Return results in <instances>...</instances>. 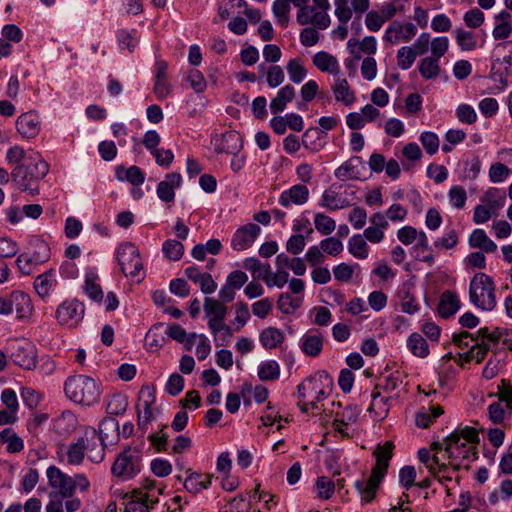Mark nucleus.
<instances>
[{
	"mask_svg": "<svg viewBox=\"0 0 512 512\" xmlns=\"http://www.w3.org/2000/svg\"><path fill=\"white\" fill-rule=\"evenodd\" d=\"M361 163L362 162L360 157H352L335 170V177L340 180L356 179L357 175L354 170Z\"/></svg>",
	"mask_w": 512,
	"mask_h": 512,
	"instance_id": "nucleus-39",
	"label": "nucleus"
},
{
	"mask_svg": "<svg viewBox=\"0 0 512 512\" xmlns=\"http://www.w3.org/2000/svg\"><path fill=\"white\" fill-rule=\"evenodd\" d=\"M36 357L34 345L27 341L15 344L11 352L13 362L27 370H32L36 367Z\"/></svg>",
	"mask_w": 512,
	"mask_h": 512,
	"instance_id": "nucleus-15",
	"label": "nucleus"
},
{
	"mask_svg": "<svg viewBox=\"0 0 512 512\" xmlns=\"http://www.w3.org/2000/svg\"><path fill=\"white\" fill-rule=\"evenodd\" d=\"M162 251L168 259L178 261L184 253V246L177 240L168 239L163 243Z\"/></svg>",
	"mask_w": 512,
	"mask_h": 512,
	"instance_id": "nucleus-47",
	"label": "nucleus"
},
{
	"mask_svg": "<svg viewBox=\"0 0 512 512\" xmlns=\"http://www.w3.org/2000/svg\"><path fill=\"white\" fill-rule=\"evenodd\" d=\"M66 397L75 404L91 406L100 398V388L96 381L87 375H73L64 382Z\"/></svg>",
	"mask_w": 512,
	"mask_h": 512,
	"instance_id": "nucleus-4",
	"label": "nucleus"
},
{
	"mask_svg": "<svg viewBox=\"0 0 512 512\" xmlns=\"http://www.w3.org/2000/svg\"><path fill=\"white\" fill-rule=\"evenodd\" d=\"M313 64L321 71L339 75L340 67L337 58L328 52L320 51L313 56Z\"/></svg>",
	"mask_w": 512,
	"mask_h": 512,
	"instance_id": "nucleus-22",
	"label": "nucleus"
},
{
	"mask_svg": "<svg viewBox=\"0 0 512 512\" xmlns=\"http://www.w3.org/2000/svg\"><path fill=\"white\" fill-rule=\"evenodd\" d=\"M155 402L154 390L149 386L142 387L137 404L138 426L143 431L153 418L151 409L152 404Z\"/></svg>",
	"mask_w": 512,
	"mask_h": 512,
	"instance_id": "nucleus-14",
	"label": "nucleus"
},
{
	"mask_svg": "<svg viewBox=\"0 0 512 512\" xmlns=\"http://www.w3.org/2000/svg\"><path fill=\"white\" fill-rule=\"evenodd\" d=\"M117 260L125 276L136 277L143 269L139 250L130 242L119 246Z\"/></svg>",
	"mask_w": 512,
	"mask_h": 512,
	"instance_id": "nucleus-7",
	"label": "nucleus"
},
{
	"mask_svg": "<svg viewBox=\"0 0 512 512\" xmlns=\"http://www.w3.org/2000/svg\"><path fill=\"white\" fill-rule=\"evenodd\" d=\"M283 69L278 65L270 66L266 71V81L269 87L275 88L284 82Z\"/></svg>",
	"mask_w": 512,
	"mask_h": 512,
	"instance_id": "nucleus-55",
	"label": "nucleus"
},
{
	"mask_svg": "<svg viewBox=\"0 0 512 512\" xmlns=\"http://www.w3.org/2000/svg\"><path fill=\"white\" fill-rule=\"evenodd\" d=\"M0 441L7 445L9 453H19L24 449L23 440L12 428H5L0 432Z\"/></svg>",
	"mask_w": 512,
	"mask_h": 512,
	"instance_id": "nucleus-31",
	"label": "nucleus"
},
{
	"mask_svg": "<svg viewBox=\"0 0 512 512\" xmlns=\"http://www.w3.org/2000/svg\"><path fill=\"white\" fill-rule=\"evenodd\" d=\"M285 337L283 332L276 327H268L261 331L259 341L261 345L268 350L275 349L280 346Z\"/></svg>",
	"mask_w": 512,
	"mask_h": 512,
	"instance_id": "nucleus-27",
	"label": "nucleus"
},
{
	"mask_svg": "<svg viewBox=\"0 0 512 512\" xmlns=\"http://www.w3.org/2000/svg\"><path fill=\"white\" fill-rule=\"evenodd\" d=\"M420 141L426 152L430 155L435 154L439 149V138L433 132H423L420 135Z\"/></svg>",
	"mask_w": 512,
	"mask_h": 512,
	"instance_id": "nucleus-56",
	"label": "nucleus"
},
{
	"mask_svg": "<svg viewBox=\"0 0 512 512\" xmlns=\"http://www.w3.org/2000/svg\"><path fill=\"white\" fill-rule=\"evenodd\" d=\"M296 96L295 88L287 84L284 87H282L278 92L277 95L271 100L270 102V109L272 113L278 114L280 112H283L286 108V105L291 102Z\"/></svg>",
	"mask_w": 512,
	"mask_h": 512,
	"instance_id": "nucleus-24",
	"label": "nucleus"
},
{
	"mask_svg": "<svg viewBox=\"0 0 512 512\" xmlns=\"http://www.w3.org/2000/svg\"><path fill=\"white\" fill-rule=\"evenodd\" d=\"M280 366L274 360L262 363L258 369V376L262 381H273L279 378Z\"/></svg>",
	"mask_w": 512,
	"mask_h": 512,
	"instance_id": "nucleus-40",
	"label": "nucleus"
},
{
	"mask_svg": "<svg viewBox=\"0 0 512 512\" xmlns=\"http://www.w3.org/2000/svg\"><path fill=\"white\" fill-rule=\"evenodd\" d=\"M87 448L85 438H79L76 443L70 444L67 450V462L70 465H79L84 459Z\"/></svg>",
	"mask_w": 512,
	"mask_h": 512,
	"instance_id": "nucleus-34",
	"label": "nucleus"
},
{
	"mask_svg": "<svg viewBox=\"0 0 512 512\" xmlns=\"http://www.w3.org/2000/svg\"><path fill=\"white\" fill-rule=\"evenodd\" d=\"M84 312L85 307L82 302L77 299H70L58 306L56 319L60 325L74 328L82 321Z\"/></svg>",
	"mask_w": 512,
	"mask_h": 512,
	"instance_id": "nucleus-8",
	"label": "nucleus"
},
{
	"mask_svg": "<svg viewBox=\"0 0 512 512\" xmlns=\"http://www.w3.org/2000/svg\"><path fill=\"white\" fill-rule=\"evenodd\" d=\"M272 11L278 23L285 27L289 22L290 2L288 0H275Z\"/></svg>",
	"mask_w": 512,
	"mask_h": 512,
	"instance_id": "nucleus-44",
	"label": "nucleus"
},
{
	"mask_svg": "<svg viewBox=\"0 0 512 512\" xmlns=\"http://www.w3.org/2000/svg\"><path fill=\"white\" fill-rule=\"evenodd\" d=\"M257 278L263 279L268 287L276 286L282 288L289 280V273L282 269H278L275 273H272L270 266L267 264L263 270V274H258Z\"/></svg>",
	"mask_w": 512,
	"mask_h": 512,
	"instance_id": "nucleus-29",
	"label": "nucleus"
},
{
	"mask_svg": "<svg viewBox=\"0 0 512 512\" xmlns=\"http://www.w3.org/2000/svg\"><path fill=\"white\" fill-rule=\"evenodd\" d=\"M16 129L23 138H35L41 129L39 115L33 111L21 114L16 120Z\"/></svg>",
	"mask_w": 512,
	"mask_h": 512,
	"instance_id": "nucleus-17",
	"label": "nucleus"
},
{
	"mask_svg": "<svg viewBox=\"0 0 512 512\" xmlns=\"http://www.w3.org/2000/svg\"><path fill=\"white\" fill-rule=\"evenodd\" d=\"M28 155L23 147L14 145L6 153V161L10 165L19 166L26 162Z\"/></svg>",
	"mask_w": 512,
	"mask_h": 512,
	"instance_id": "nucleus-52",
	"label": "nucleus"
},
{
	"mask_svg": "<svg viewBox=\"0 0 512 512\" xmlns=\"http://www.w3.org/2000/svg\"><path fill=\"white\" fill-rule=\"evenodd\" d=\"M116 176L119 180H127L135 186H139L145 181L144 173L137 166H130L129 168L118 167L116 170Z\"/></svg>",
	"mask_w": 512,
	"mask_h": 512,
	"instance_id": "nucleus-32",
	"label": "nucleus"
},
{
	"mask_svg": "<svg viewBox=\"0 0 512 512\" xmlns=\"http://www.w3.org/2000/svg\"><path fill=\"white\" fill-rule=\"evenodd\" d=\"M416 34L417 27L413 23L393 21L385 30L383 39L390 44H397L400 41H411Z\"/></svg>",
	"mask_w": 512,
	"mask_h": 512,
	"instance_id": "nucleus-10",
	"label": "nucleus"
},
{
	"mask_svg": "<svg viewBox=\"0 0 512 512\" xmlns=\"http://www.w3.org/2000/svg\"><path fill=\"white\" fill-rule=\"evenodd\" d=\"M455 35L457 44L461 50L470 51L476 47L477 42L472 32L466 31L464 29H457L455 31Z\"/></svg>",
	"mask_w": 512,
	"mask_h": 512,
	"instance_id": "nucleus-51",
	"label": "nucleus"
},
{
	"mask_svg": "<svg viewBox=\"0 0 512 512\" xmlns=\"http://www.w3.org/2000/svg\"><path fill=\"white\" fill-rule=\"evenodd\" d=\"M46 474L49 486L58 495L62 498H71L73 496L72 476L65 474L56 466L48 467Z\"/></svg>",
	"mask_w": 512,
	"mask_h": 512,
	"instance_id": "nucleus-12",
	"label": "nucleus"
},
{
	"mask_svg": "<svg viewBox=\"0 0 512 512\" xmlns=\"http://www.w3.org/2000/svg\"><path fill=\"white\" fill-rule=\"evenodd\" d=\"M314 6L305 4L307 24H311L318 29H326L330 25V17L327 10L330 9L328 0H313Z\"/></svg>",
	"mask_w": 512,
	"mask_h": 512,
	"instance_id": "nucleus-13",
	"label": "nucleus"
},
{
	"mask_svg": "<svg viewBox=\"0 0 512 512\" xmlns=\"http://www.w3.org/2000/svg\"><path fill=\"white\" fill-rule=\"evenodd\" d=\"M319 245L324 253L331 256L339 255L344 249L343 243L335 237L325 238Z\"/></svg>",
	"mask_w": 512,
	"mask_h": 512,
	"instance_id": "nucleus-54",
	"label": "nucleus"
},
{
	"mask_svg": "<svg viewBox=\"0 0 512 512\" xmlns=\"http://www.w3.org/2000/svg\"><path fill=\"white\" fill-rule=\"evenodd\" d=\"M97 275L94 273H87L85 278V292L90 299L100 302L103 299V291L100 285L96 282Z\"/></svg>",
	"mask_w": 512,
	"mask_h": 512,
	"instance_id": "nucleus-42",
	"label": "nucleus"
},
{
	"mask_svg": "<svg viewBox=\"0 0 512 512\" xmlns=\"http://www.w3.org/2000/svg\"><path fill=\"white\" fill-rule=\"evenodd\" d=\"M128 406L127 397L123 394H114L108 404H107V413L110 415L118 416L123 414Z\"/></svg>",
	"mask_w": 512,
	"mask_h": 512,
	"instance_id": "nucleus-45",
	"label": "nucleus"
},
{
	"mask_svg": "<svg viewBox=\"0 0 512 512\" xmlns=\"http://www.w3.org/2000/svg\"><path fill=\"white\" fill-rule=\"evenodd\" d=\"M469 245L478 248L486 253H493L497 245L487 236L483 229H475L469 237Z\"/></svg>",
	"mask_w": 512,
	"mask_h": 512,
	"instance_id": "nucleus-28",
	"label": "nucleus"
},
{
	"mask_svg": "<svg viewBox=\"0 0 512 512\" xmlns=\"http://www.w3.org/2000/svg\"><path fill=\"white\" fill-rule=\"evenodd\" d=\"M141 453L136 448L128 447L118 455L112 466V473L116 477L129 479L141 470Z\"/></svg>",
	"mask_w": 512,
	"mask_h": 512,
	"instance_id": "nucleus-6",
	"label": "nucleus"
},
{
	"mask_svg": "<svg viewBox=\"0 0 512 512\" xmlns=\"http://www.w3.org/2000/svg\"><path fill=\"white\" fill-rule=\"evenodd\" d=\"M187 80L189 81L190 86L198 93L203 92L207 86L203 74L196 69L189 71Z\"/></svg>",
	"mask_w": 512,
	"mask_h": 512,
	"instance_id": "nucleus-64",
	"label": "nucleus"
},
{
	"mask_svg": "<svg viewBox=\"0 0 512 512\" xmlns=\"http://www.w3.org/2000/svg\"><path fill=\"white\" fill-rule=\"evenodd\" d=\"M14 307L18 317L23 318L31 312V300L21 291H14Z\"/></svg>",
	"mask_w": 512,
	"mask_h": 512,
	"instance_id": "nucleus-49",
	"label": "nucleus"
},
{
	"mask_svg": "<svg viewBox=\"0 0 512 512\" xmlns=\"http://www.w3.org/2000/svg\"><path fill=\"white\" fill-rule=\"evenodd\" d=\"M478 338L487 342L491 347L496 345L504 336V331L499 328H495L492 332L487 327H482L476 332Z\"/></svg>",
	"mask_w": 512,
	"mask_h": 512,
	"instance_id": "nucleus-57",
	"label": "nucleus"
},
{
	"mask_svg": "<svg viewBox=\"0 0 512 512\" xmlns=\"http://www.w3.org/2000/svg\"><path fill=\"white\" fill-rule=\"evenodd\" d=\"M349 0H335V15L338 18V20L343 23L347 24L348 21L352 17V10L348 6Z\"/></svg>",
	"mask_w": 512,
	"mask_h": 512,
	"instance_id": "nucleus-62",
	"label": "nucleus"
},
{
	"mask_svg": "<svg viewBox=\"0 0 512 512\" xmlns=\"http://www.w3.org/2000/svg\"><path fill=\"white\" fill-rule=\"evenodd\" d=\"M393 449L394 444L392 441L378 445L374 451L376 464L371 471L368 481H356L355 487L360 493L362 501L365 503H369L374 499L378 486L389 467V461L393 456Z\"/></svg>",
	"mask_w": 512,
	"mask_h": 512,
	"instance_id": "nucleus-3",
	"label": "nucleus"
},
{
	"mask_svg": "<svg viewBox=\"0 0 512 512\" xmlns=\"http://www.w3.org/2000/svg\"><path fill=\"white\" fill-rule=\"evenodd\" d=\"M460 308V301L457 295L451 291H445L440 298L438 313L443 318H449Z\"/></svg>",
	"mask_w": 512,
	"mask_h": 512,
	"instance_id": "nucleus-26",
	"label": "nucleus"
},
{
	"mask_svg": "<svg viewBox=\"0 0 512 512\" xmlns=\"http://www.w3.org/2000/svg\"><path fill=\"white\" fill-rule=\"evenodd\" d=\"M479 442L478 431L469 426L457 429L445 438L444 450L450 459V466L455 470H460L464 465L463 460L470 458L476 459V444ZM435 449H442V444L435 443Z\"/></svg>",
	"mask_w": 512,
	"mask_h": 512,
	"instance_id": "nucleus-1",
	"label": "nucleus"
},
{
	"mask_svg": "<svg viewBox=\"0 0 512 512\" xmlns=\"http://www.w3.org/2000/svg\"><path fill=\"white\" fill-rule=\"evenodd\" d=\"M30 245L33 247L34 252L31 256L35 264L43 263L49 258L48 244L42 239L35 238L31 240Z\"/></svg>",
	"mask_w": 512,
	"mask_h": 512,
	"instance_id": "nucleus-48",
	"label": "nucleus"
},
{
	"mask_svg": "<svg viewBox=\"0 0 512 512\" xmlns=\"http://www.w3.org/2000/svg\"><path fill=\"white\" fill-rule=\"evenodd\" d=\"M260 232L261 228L254 223H248L241 226L233 235L231 241L233 249L241 251L249 248L254 243Z\"/></svg>",
	"mask_w": 512,
	"mask_h": 512,
	"instance_id": "nucleus-16",
	"label": "nucleus"
},
{
	"mask_svg": "<svg viewBox=\"0 0 512 512\" xmlns=\"http://www.w3.org/2000/svg\"><path fill=\"white\" fill-rule=\"evenodd\" d=\"M182 183V176L177 172L168 173L165 179L159 182L157 186L158 198L166 203H172L175 199V189Z\"/></svg>",
	"mask_w": 512,
	"mask_h": 512,
	"instance_id": "nucleus-19",
	"label": "nucleus"
},
{
	"mask_svg": "<svg viewBox=\"0 0 512 512\" xmlns=\"http://www.w3.org/2000/svg\"><path fill=\"white\" fill-rule=\"evenodd\" d=\"M349 252L358 259H366L368 257V245L362 235H354L348 242Z\"/></svg>",
	"mask_w": 512,
	"mask_h": 512,
	"instance_id": "nucleus-37",
	"label": "nucleus"
},
{
	"mask_svg": "<svg viewBox=\"0 0 512 512\" xmlns=\"http://www.w3.org/2000/svg\"><path fill=\"white\" fill-rule=\"evenodd\" d=\"M331 90L336 101L342 102L346 106L352 105L356 100L355 93L351 90L348 81L339 75L335 76Z\"/></svg>",
	"mask_w": 512,
	"mask_h": 512,
	"instance_id": "nucleus-21",
	"label": "nucleus"
},
{
	"mask_svg": "<svg viewBox=\"0 0 512 512\" xmlns=\"http://www.w3.org/2000/svg\"><path fill=\"white\" fill-rule=\"evenodd\" d=\"M407 346L411 353L419 358H425L429 354L426 340L418 333H413L407 340Z\"/></svg>",
	"mask_w": 512,
	"mask_h": 512,
	"instance_id": "nucleus-35",
	"label": "nucleus"
},
{
	"mask_svg": "<svg viewBox=\"0 0 512 512\" xmlns=\"http://www.w3.org/2000/svg\"><path fill=\"white\" fill-rule=\"evenodd\" d=\"M302 304L301 297H292L289 293L280 294L277 306L284 314L294 313Z\"/></svg>",
	"mask_w": 512,
	"mask_h": 512,
	"instance_id": "nucleus-38",
	"label": "nucleus"
},
{
	"mask_svg": "<svg viewBox=\"0 0 512 512\" xmlns=\"http://www.w3.org/2000/svg\"><path fill=\"white\" fill-rule=\"evenodd\" d=\"M119 424L118 422L110 417L103 419L99 424V429L96 431L92 429L90 432H86V440H88V436H91V441L94 445L98 442L100 446H107L114 444L119 437Z\"/></svg>",
	"mask_w": 512,
	"mask_h": 512,
	"instance_id": "nucleus-9",
	"label": "nucleus"
},
{
	"mask_svg": "<svg viewBox=\"0 0 512 512\" xmlns=\"http://www.w3.org/2000/svg\"><path fill=\"white\" fill-rule=\"evenodd\" d=\"M449 200L453 206L458 209H462L467 200L466 190L459 185L452 186L449 190Z\"/></svg>",
	"mask_w": 512,
	"mask_h": 512,
	"instance_id": "nucleus-58",
	"label": "nucleus"
},
{
	"mask_svg": "<svg viewBox=\"0 0 512 512\" xmlns=\"http://www.w3.org/2000/svg\"><path fill=\"white\" fill-rule=\"evenodd\" d=\"M314 225H315L316 230L319 233H321L322 235H329L336 228L335 221L331 217H329L323 213H317L315 215Z\"/></svg>",
	"mask_w": 512,
	"mask_h": 512,
	"instance_id": "nucleus-50",
	"label": "nucleus"
},
{
	"mask_svg": "<svg viewBox=\"0 0 512 512\" xmlns=\"http://www.w3.org/2000/svg\"><path fill=\"white\" fill-rule=\"evenodd\" d=\"M319 205L327 210L335 211L350 206V202L347 198L329 188L323 192Z\"/></svg>",
	"mask_w": 512,
	"mask_h": 512,
	"instance_id": "nucleus-25",
	"label": "nucleus"
},
{
	"mask_svg": "<svg viewBox=\"0 0 512 512\" xmlns=\"http://www.w3.org/2000/svg\"><path fill=\"white\" fill-rule=\"evenodd\" d=\"M431 57L437 58L440 60L442 56L448 51L449 48V40L447 37H436L431 39Z\"/></svg>",
	"mask_w": 512,
	"mask_h": 512,
	"instance_id": "nucleus-59",
	"label": "nucleus"
},
{
	"mask_svg": "<svg viewBox=\"0 0 512 512\" xmlns=\"http://www.w3.org/2000/svg\"><path fill=\"white\" fill-rule=\"evenodd\" d=\"M48 171V163L38 153L32 152L28 154L26 162L12 169L11 178L18 189L35 196L39 193V180L43 179Z\"/></svg>",
	"mask_w": 512,
	"mask_h": 512,
	"instance_id": "nucleus-2",
	"label": "nucleus"
},
{
	"mask_svg": "<svg viewBox=\"0 0 512 512\" xmlns=\"http://www.w3.org/2000/svg\"><path fill=\"white\" fill-rule=\"evenodd\" d=\"M456 116L460 122L472 124L477 119L474 108L468 104H461L456 109Z\"/></svg>",
	"mask_w": 512,
	"mask_h": 512,
	"instance_id": "nucleus-61",
	"label": "nucleus"
},
{
	"mask_svg": "<svg viewBox=\"0 0 512 512\" xmlns=\"http://www.w3.org/2000/svg\"><path fill=\"white\" fill-rule=\"evenodd\" d=\"M204 311L209 319L225 320L227 307L220 300L206 297L204 300Z\"/></svg>",
	"mask_w": 512,
	"mask_h": 512,
	"instance_id": "nucleus-33",
	"label": "nucleus"
},
{
	"mask_svg": "<svg viewBox=\"0 0 512 512\" xmlns=\"http://www.w3.org/2000/svg\"><path fill=\"white\" fill-rule=\"evenodd\" d=\"M53 276V270H49L36 277L34 281V288L40 297L44 298L49 294L51 287L55 283Z\"/></svg>",
	"mask_w": 512,
	"mask_h": 512,
	"instance_id": "nucleus-36",
	"label": "nucleus"
},
{
	"mask_svg": "<svg viewBox=\"0 0 512 512\" xmlns=\"http://www.w3.org/2000/svg\"><path fill=\"white\" fill-rule=\"evenodd\" d=\"M333 380L326 371H318L298 385V398L311 400L321 384L332 386Z\"/></svg>",
	"mask_w": 512,
	"mask_h": 512,
	"instance_id": "nucleus-11",
	"label": "nucleus"
},
{
	"mask_svg": "<svg viewBox=\"0 0 512 512\" xmlns=\"http://www.w3.org/2000/svg\"><path fill=\"white\" fill-rule=\"evenodd\" d=\"M418 70L422 78L426 80L438 77L441 72L439 59L431 56L422 58L418 64Z\"/></svg>",
	"mask_w": 512,
	"mask_h": 512,
	"instance_id": "nucleus-30",
	"label": "nucleus"
},
{
	"mask_svg": "<svg viewBox=\"0 0 512 512\" xmlns=\"http://www.w3.org/2000/svg\"><path fill=\"white\" fill-rule=\"evenodd\" d=\"M309 190L305 185L296 184L290 189L281 193L279 203L283 207H290L291 204L303 205L308 201Z\"/></svg>",
	"mask_w": 512,
	"mask_h": 512,
	"instance_id": "nucleus-20",
	"label": "nucleus"
},
{
	"mask_svg": "<svg viewBox=\"0 0 512 512\" xmlns=\"http://www.w3.org/2000/svg\"><path fill=\"white\" fill-rule=\"evenodd\" d=\"M490 349L491 346L484 340L475 341V344L472 345L470 350L467 352L466 362L475 360L477 363H481Z\"/></svg>",
	"mask_w": 512,
	"mask_h": 512,
	"instance_id": "nucleus-43",
	"label": "nucleus"
},
{
	"mask_svg": "<svg viewBox=\"0 0 512 512\" xmlns=\"http://www.w3.org/2000/svg\"><path fill=\"white\" fill-rule=\"evenodd\" d=\"M417 52L410 46H403L397 51V65L402 70H408L412 67L417 58Z\"/></svg>",
	"mask_w": 512,
	"mask_h": 512,
	"instance_id": "nucleus-41",
	"label": "nucleus"
},
{
	"mask_svg": "<svg viewBox=\"0 0 512 512\" xmlns=\"http://www.w3.org/2000/svg\"><path fill=\"white\" fill-rule=\"evenodd\" d=\"M416 470L413 466H404L399 472L400 484L406 489L415 485Z\"/></svg>",
	"mask_w": 512,
	"mask_h": 512,
	"instance_id": "nucleus-63",
	"label": "nucleus"
},
{
	"mask_svg": "<svg viewBox=\"0 0 512 512\" xmlns=\"http://www.w3.org/2000/svg\"><path fill=\"white\" fill-rule=\"evenodd\" d=\"M126 499L122 512H148L158 502L157 498H151L148 493L139 490L126 495Z\"/></svg>",
	"mask_w": 512,
	"mask_h": 512,
	"instance_id": "nucleus-18",
	"label": "nucleus"
},
{
	"mask_svg": "<svg viewBox=\"0 0 512 512\" xmlns=\"http://www.w3.org/2000/svg\"><path fill=\"white\" fill-rule=\"evenodd\" d=\"M286 69L290 80L294 83H300L306 77V69L299 58L291 59Z\"/></svg>",
	"mask_w": 512,
	"mask_h": 512,
	"instance_id": "nucleus-46",
	"label": "nucleus"
},
{
	"mask_svg": "<svg viewBox=\"0 0 512 512\" xmlns=\"http://www.w3.org/2000/svg\"><path fill=\"white\" fill-rule=\"evenodd\" d=\"M273 309V302L269 298H263L252 304V313L261 318H266Z\"/></svg>",
	"mask_w": 512,
	"mask_h": 512,
	"instance_id": "nucleus-60",
	"label": "nucleus"
},
{
	"mask_svg": "<svg viewBox=\"0 0 512 512\" xmlns=\"http://www.w3.org/2000/svg\"><path fill=\"white\" fill-rule=\"evenodd\" d=\"M322 347L323 337L318 331H309L301 338V349L309 356L315 357L319 355Z\"/></svg>",
	"mask_w": 512,
	"mask_h": 512,
	"instance_id": "nucleus-23",
	"label": "nucleus"
},
{
	"mask_svg": "<svg viewBox=\"0 0 512 512\" xmlns=\"http://www.w3.org/2000/svg\"><path fill=\"white\" fill-rule=\"evenodd\" d=\"M315 488L320 498L329 499L333 494L335 483L330 478L321 476L317 479Z\"/></svg>",
	"mask_w": 512,
	"mask_h": 512,
	"instance_id": "nucleus-53",
	"label": "nucleus"
},
{
	"mask_svg": "<svg viewBox=\"0 0 512 512\" xmlns=\"http://www.w3.org/2000/svg\"><path fill=\"white\" fill-rule=\"evenodd\" d=\"M495 286L491 277L477 273L470 282V301L483 310H492L496 305Z\"/></svg>",
	"mask_w": 512,
	"mask_h": 512,
	"instance_id": "nucleus-5",
	"label": "nucleus"
}]
</instances>
